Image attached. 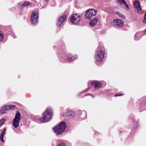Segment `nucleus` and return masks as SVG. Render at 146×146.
<instances>
[{
    "instance_id": "nucleus-1",
    "label": "nucleus",
    "mask_w": 146,
    "mask_h": 146,
    "mask_svg": "<svg viewBox=\"0 0 146 146\" xmlns=\"http://www.w3.org/2000/svg\"><path fill=\"white\" fill-rule=\"evenodd\" d=\"M100 49V47H98L95 56L96 63L97 64H99L103 61L104 57V52L102 49L99 50Z\"/></svg>"
},
{
    "instance_id": "nucleus-2",
    "label": "nucleus",
    "mask_w": 146,
    "mask_h": 146,
    "mask_svg": "<svg viewBox=\"0 0 146 146\" xmlns=\"http://www.w3.org/2000/svg\"><path fill=\"white\" fill-rule=\"evenodd\" d=\"M66 127L65 122L62 121L61 122L59 125H57L53 128V130L56 135L61 134L65 130Z\"/></svg>"
},
{
    "instance_id": "nucleus-3",
    "label": "nucleus",
    "mask_w": 146,
    "mask_h": 146,
    "mask_svg": "<svg viewBox=\"0 0 146 146\" xmlns=\"http://www.w3.org/2000/svg\"><path fill=\"white\" fill-rule=\"evenodd\" d=\"M21 115L20 112L17 111L12 123L13 125L15 128H17L19 125V121L21 119Z\"/></svg>"
},
{
    "instance_id": "nucleus-4",
    "label": "nucleus",
    "mask_w": 146,
    "mask_h": 146,
    "mask_svg": "<svg viewBox=\"0 0 146 146\" xmlns=\"http://www.w3.org/2000/svg\"><path fill=\"white\" fill-rule=\"evenodd\" d=\"M81 19V16L78 14L72 15L70 19L71 23L75 25L78 23L80 21Z\"/></svg>"
},
{
    "instance_id": "nucleus-5",
    "label": "nucleus",
    "mask_w": 146,
    "mask_h": 146,
    "mask_svg": "<svg viewBox=\"0 0 146 146\" xmlns=\"http://www.w3.org/2000/svg\"><path fill=\"white\" fill-rule=\"evenodd\" d=\"M97 11L93 9H89L87 10L85 13V17L86 19H90L93 16L96 15Z\"/></svg>"
},
{
    "instance_id": "nucleus-6",
    "label": "nucleus",
    "mask_w": 146,
    "mask_h": 146,
    "mask_svg": "<svg viewBox=\"0 0 146 146\" xmlns=\"http://www.w3.org/2000/svg\"><path fill=\"white\" fill-rule=\"evenodd\" d=\"M42 115L46 119L48 120L47 121H49L51 119L52 117V110L50 109L47 108L43 113Z\"/></svg>"
},
{
    "instance_id": "nucleus-7",
    "label": "nucleus",
    "mask_w": 146,
    "mask_h": 146,
    "mask_svg": "<svg viewBox=\"0 0 146 146\" xmlns=\"http://www.w3.org/2000/svg\"><path fill=\"white\" fill-rule=\"evenodd\" d=\"M38 13L37 12L33 13L31 15V22L33 25L37 24L38 19Z\"/></svg>"
},
{
    "instance_id": "nucleus-8",
    "label": "nucleus",
    "mask_w": 146,
    "mask_h": 146,
    "mask_svg": "<svg viewBox=\"0 0 146 146\" xmlns=\"http://www.w3.org/2000/svg\"><path fill=\"white\" fill-rule=\"evenodd\" d=\"M66 19V15H63L60 17L57 21V25L58 27H60L61 25L65 21Z\"/></svg>"
},
{
    "instance_id": "nucleus-9",
    "label": "nucleus",
    "mask_w": 146,
    "mask_h": 146,
    "mask_svg": "<svg viewBox=\"0 0 146 146\" xmlns=\"http://www.w3.org/2000/svg\"><path fill=\"white\" fill-rule=\"evenodd\" d=\"M123 25V22L119 19H115L114 20L113 25L115 27H121Z\"/></svg>"
},
{
    "instance_id": "nucleus-10",
    "label": "nucleus",
    "mask_w": 146,
    "mask_h": 146,
    "mask_svg": "<svg viewBox=\"0 0 146 146\" xmlns=\"http://www.w3.org/2000/svg\"><path fill=\"white\" fill-rule=\"evenodd\" d=\"M77 58V56H74L72 55L71 54H69L67 56H65L64 58V59L66 58L69 62H71L72 60H76Z\"/></svg>"
},
{
    "instance_id": "nucleus-11",
    "label": "nucleus",
    "mask_w": 146,
    "mask_h": 146,
    "mask_svg": "<svg viewBox=\"0 0 146 146\" xmlns=\"http://www.w3.org/2000/svg\"><path fill=\"white\" fill-rule=\"evenodd\" d=\"M133 4L135 8L137 10V13H140L141 11V9L139 2L138 1H136L134 2Z\"/></svg>"
},
{
    "instance_id": "nucleus-12",
    "label": "nucleus",
    "mask_w": 146,
    "mask_h": 146,
    "mask_svg": "<svg viewBox=\"0 0 146 146\" xmlns=\"http://www.w3.org/2000/svg\"><path fill=\"white\" fill-rule=\"evenodd\" d=\"M91 84L95 88H100L102 85V84L100 82H92L91 83Z\"/></svg>"
},
{
    "instance_id": "nucleus-13",
    "label": "nucleus",
    "mask_w": 146,
    "mask_h": 146,
    "mask_svg": "<svg viewBox=\"0 0 146 146\" xmlns=\"http://www.w3.org/2000/svg\"><path fill=\"white\" fill-rule=\"evenodd\" d=\"M98 21V19L97 18H94L93 19L91 20L90 23V25L92 27L95 26L96 25Z\"/></svg>"
},
{
    "instance_id": "nucleus-14",
    "label": "nucleus",
    "mask_w": 146,
    "mask_h": 146,
    "mask_svg": "<svg viewBox=\"0 0 146 146\" xmlns=\"http://www.w3.org/2000/svg\"><path fill=\"white\" fill-rule=\"evenodd\" d=\"M141 36V32H139L136 33L134 36V39L135 40H139Z\"/></svg>"
},
{
    "instance_id": "nucleus-15",
    "label": "nucleus",
    "mask_w": 146,
    "mask_h": 146,
    "mask_svg": "<svg viewBox=\"0 0 146 146\" xmlns=\"http://www.w3.org/2000/svg\"><path fill=\"white\" fill-rule=\"evenodd\" d=\"M6 129L5 128L2 131L0 137V140L2 142H3L4 141L3 140V137L6 133Z\"/></svg>"
},
{
    "instance_id": "nucleus-16",
    "label": "nucleus",
    "mask_w": 146,
    "mask_h": 146,
    "mask_svg": "<svg viewBox=\"0 0 146 146\" xmlns=\"http://www.w3.org/2000/svg\"><path fill=\"white\" fill-rule=\"evenodd\" d=\"M66 116L67 117H71L72 118L74 117V113L72 111L70 110L66 113Z\"/></svg>"
},
{
    "instance_id": "nucleus-17",
    "label": "nucleus",
    "mask_w": 146,
    "mask_h": 146,
    "mask_svg": "<svg viewBox=\"0 0 146 146\" xmlns=\"http://www.w3.org/2000/svg\"><path fill=\"white\" fill-rule=\"evenodd\" d=\"M48 120L46 119L44 116L43 117L39 118L38 119V122L41 123H46L47 122Z\"/></svg>"
},
{
    "instance_id": "nucleus-18",
    "label": "nucleus",
    "mask_w": 146,
    "mask_h": 146,
    "mask_svg": "<svg viewBox=\"0 0 146 146\" xmlns=\"http://www.w3.org/2000/svg\"><path fill=\"white\" fill-rule=\"evenodd\" d=\"M115 13L117 14L118 16H119L120 18L124 19L125 18V16L123 15H122L121 13H120L117 11L115 12Z\"/></svg>"
},
{
    "instance_id": "nucleus-19",
    "label": "nucleus",
    "mask_w": 146,
    "mask_h": 146,
    "mask_svg": "<svg viewBox=\"0 0 146 146\" xmlns=\"http://www.w3.org/2000/svg\"><path fill=\"white\" fill-rule=\"evenodd\" d=\"M7 107L8 108V110H12L14 109L15 107V106L13 105H7Z\"/></svg>"
},
{
    "instance_id": "nucleus-20",
    "label": "nucleus",
    "mask_w": 146,
    "mask_h": 146,
    "mask_svg": "<svg viewBox=\"0 0 146 146\" xmlns=\"http://www.w3.org/2000/svg\"><path fill=\"white\" fill-rule=\"evenodd\" d=\"M4 35L2 32L0 31V42L3 40L4 38Z\"/></svg>"
},
{
    "instance_id": "nucleus-21",
    "label": "nucleus",
    "mask_w": 146,
    "mask_h": 146,
    "mask_svg": "<svg viewBox=\"0 0 146 146\" xmlns=\"http://www.w3.org/2000/svg\"><path fill=\"white\" fill-rule=\"evenodd\" d=\"M5 119H3L0 120V127L5 122Z\"/></svg>"
},
{
    "instance_id": "nucleus-22",
    "label": "nucleus",
    "mask_w": 146,
    "mask_h": 146,
    "mask_svg": "<svg viewBox=\"0 0 146 146\" xmlns=\"http://www.w3.org/2000/svg\"><path fill=\"white\" fill-rule=\"evenodd\" d=\"M118 3L121 4L122 3L125 4V2L124 0H117Z\"/></svg>"
},
{
    "instance_id": "nucleus-23",
    "label": "nucleus",
    "mask_w": 146,
    "mask_h": 146,
    "mask_svg": "<svg viewBox=\"0 0 146 146\" xmlns=\"http://www.w3.org/2000/svg\"><path fill=\"white\" fill-rule=\"evenodd\" d=\"M31 5V3L28 2H25L22 5V6H27Z\"/></svg>"
},
{
    "instance_id": "nucleus-24",
    "label": "nucleus",
    "mask_w": 146,
    "mask_h": 146,
    "mask_svg": "<svg viewBox=\"0 0 146 146\" xmlns=\"http://www.w3.org/2000/svg\"><path fill=\"white\" fill-rule=\"evenodd\" d=\"M143 22L144 23H146V11L145 14L144 18L143 20Z\"/></svg>"
},
{
    "instance_id": "nucleus-25",
    "label": "nucleus",
    "mask_w": 146,
    "mask_h": 146,
    "mask_svg": "<svg viewBox=\"0 0 146 146\" xmlns=\"http://www.w3.org/2000/svg\"><path fill=\"white\" fill-rule=\"evenodd\" d=\"M58 146H66V145L65 143H62L59 144Z\"/></svg>"
},
{
    "instance_id": "nucleus-26",
    "label": "nucleus",
    "mask_w": 146,
    "mask_h": 146,
    "mask_svg": "<svg viewBox=\"0 0 146 146\" xmlns=\"http://www.w3.org/2000/svg\"><path fill=\"white\" fill-rule=\"evenodd\" d=\"M14 131L16 133H19L20 132V130L19 129L18 130H14Z\"/></svg>"
},
{
    "instance_id": "nucleus-27",
    "label": "nucleus",
    "mask_w": 146,
    "mask_h": 146,
    "mask_svg": "<svg viewBox=\"0 0 146 146\" xmlns=\"http://www.w3.org/2000/svg\"><path fill=\"white\" fill-rule=\"evenodd\" d=\"M123 94H116L115 95V96L116 97L117 96H120L122 95Z\"/></svg>"
},
{
    "instance_id": "nucleus-28",
    "label": "nucleus",
    "mask_w": 146,
    "mask_h": 146,
    "mask_svg": "<svg viewBox=\"0 0 146 146\" xmlns=\"http://www.w3.org/2000/svg\"><path fill=\"white\" fill-rule=\"evenodd\" d=\"M88 90V89H86L84 90L83 92H86Z\"/></svg>"
},
{
    "instance_id": "nucleus-29",
    "label": "nucleus",
    "mask_w": 146,
    "mask_h": 146,
    "mask_svg": "<svg viewBox=\"0 0 146 146\" xmlns=\"http://www.w3.org/2000/svg\"><path fill=\"white\" fill-rule=\"evenodd\" d=\"M125 5V6L126 7H127V8H128V7L127 5L126 4V3H125V4H124Z\"/></svg>"
},
{
    "instance_id": "nucleus-30",
    "label": "nucleus",
    "mask_w": 146,
    "mask_h": 146,
    "mask_svg": "<svg viewBox=\"0 0 146 146\" xmlns=\"http://www.w3.org/2000/svg\"><path fill=\"white\" fill-rule=\"evenodd\" d=\"M86 95L87 96L90 95V96H92V94H86Z\"/></svg>"
},
{
    "instance_id": "nucleus-31",
    "label": "nucleus",
    "mask_w": 146,
    "mask_h": 146,
    "mask_svg": "<svg viewBox=\"0 0 146 146\" xmlns=\"http://www.w3.org/2000/svg\"><path fill=\"white\" fill-rule=\"evenodd\" d=\"M144 33L145 34H146V29L144 31Z\"/></svg>"
},
{
    "instance_id": "nucleus-32",
    "label": "nucleus",
    "mask_w": 146,
    "mask_h": 146,
    "mask_svg": "<svg viewBox=\"0 0 146 146\" xmlns=\"http://www.w3.org/2000/svg\"><path fill=\"white\" fill-rule=\"evenodd\" d=\"M137 126H135V127H137Z\"/></svg>"
}]
</instances>
